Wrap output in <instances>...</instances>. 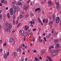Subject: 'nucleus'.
Wrapping results in <instances>:
<instances>
[{
    "label": "nucleus",
    "mask_w": 61,
    "mask_h": 61,
    "mask_svg": "<svg viewBox=\"0 0 61 61\" xmlns=\"http://www.w3.org/2000/svg\"><path fill=\"white\" fill-rule=\"evenodd\" d=\"M59 47H60V46H56L55 47V48L57 49H59Z\"/></svg>",
    "instance_id": "nucleus-19"
},
{
    "label": "nucleus",
    "mask_w": 61,
    "mask_h": 61,
    "mask_svg": "<svg viewBox=\"0 0 61 61\" xmlns=\"http://www.w3.org/2000/svg\"><path fill=\"white\" fill-rule=\"evenodd\" d=\"M24 60L25 61H27V58H25V59Z\"/></svg>",
    "instance_id": "nucleus-40"
},
{
    "label": "nucleus",
    "mask_w": 61,
    "mask_h": 61,
    "mask_svg": "<svg viewBox=\"0 0 61 61\" xmlns=\"http://www.w3.org/2000/svg\"><path fill=\"white\" fill-rule=\"evenodd\" d=\"M48 3V4H51V2L50 1H49Z\"/></svg>",
    "instance_id": "nucleus-41"
},
{
    "label": "nucleus",
    "mask_w": 61,
    "mask_h": 61,
    "mask_svg": "<svg viewBox=\"0 0 61 61\" xmlns=\"http://www.w3.org/2000/svg\"><path fill=\"white\" fill-rule=\"evenodd\" d=\"M9 53L8 52H7V56H9Z\"/></svg>",
    "instance_id": "nucleus-51"
},
{
    "label": "nucleus",
    "mask_w": 61,
    "mask_h": 61,
    "mask_svg": "<svg viewBox=\"0 0 61 61\" xmlns=\"http://www.w3.org/2000/svg\"><path fill=\"white\" fill-rule=\"evenodd\" d=\"M15 4V2H13L12 3V4H13V5H14Z\"/></svg>",
    "instance_id": "nucleus-53"
},
{
    "label": "nucleus",
    "mask_w": 61,
    "mask_h": 61,
    "mask_svg": "<svg viewBox=\"0 0 61 61\" xmlns=\"http://www.w3.org/2000/svg\"><path fill=\"white\" fill-rule=\"evenodd\" d=\"M13 24H15V20H13Z\"/></svg>",
    "instance_id": "nucleus-48"
},
{
    "label": "nucleus",
    "mask_w": 61,
    "mask_h": 61,
    "mask_svg": "<svg viewBox=\"0 0 61 61\" xmlns=\"http://www.w3.org/2000/svg\"><path fill=\"white\" fill-rule=\"evenodd\" d=\"M47 58H48L49 59H50V60L51 59V57H49L47 56Z\"/></svg>",
    "instance_id": "nucleus-43"
},
{
    "label": "nucleus",
    "mask_w": 61,
    "mask_h": 61,
    "mask_svg": "<svg viewBox=\"0 0 61 61\" xmlns=\"http://www.w3.org/2000/svg\"><path fill=\"white\" fill-rule=\"evenodd\" d=\"M55 5H56V8L58 9L59 8V3L58 1V0H55Z\"/></svg>",
    "instance_id": "nucleus-2"
},
{
    "label": "nucleus",
    "mask_w": 61,
    "mask_h": 61,
    "mask_svg": "<svg viewBox=\"0 0 61 61\" xmlns=\"http://www.w3.org/2000/svg\"><path fill=\"white\" fill-rule=\"evenodd\" d=\"M53 5V3H51L49 5Z\"/></svg>",
    "instance_id": "nucleus-50"
},
{
    "label": "nucleus",
    "mask_w": 61,
    "mask_h": 61,
    "mask_svg": "<svg viewBox=\"0 0 61 61\" xmlns=\"http://www.w3.org/2000/svg\"><path fill=\"white\" fill-rule=\"evenodd\" d=\"M33 31H35L36 30V28H35L33 29Z\"/></svg>",
    "instance_id": "nucleus-47"
},
{
    "label": "nucleus",
    "mask_w": 61,
    "mask_h": 61,
    "mask_svg": "<svg viewBox=\"0 0 61 61\" xmlns=\"http://www.w3.org/2000/svg\"><path fill=\"white\" fill-rule=\"evenodd\" d=\"M44 39L45 41H46V37H44Z\"/></svg>",
    "instance_id": "nucleus-42"
},
{
    "label": "nucleus",
    "mask_w": 61,
    "mask_h": 61,
    "mask_svg": "<svg viewBox=\"0 0 61 61\" xmlns=\"http://www.w3.org/2000/svg\"><path fill=\"white\" fill-rule=\"evenodd\" d=\"M16 24H17H17H18V21H16Z\"/></svg>",
    "instance_id": "nucleus-55"
},
{
    "label": "nucleus",
    "mask_w": 61,
    "mask_h": 61,
    "mask_svg": "<svg viewBox=\"0 0 61 61\" xmlns=\"http://www.w3.org/2000/svg\"><path fill=\"white\" fill-rule=\"evenodd\" d=\"M25 30H28V29H29V26H27V25H25Z\"/></svg>",
    "instance_id": "nucleus-9"
},
{
    "label": "nucleus",
    "mask_w": 61,
    "mask_h": 61,
    "mask_svg": "<svg viewBox=\"0 0 61 61\" xmlns=\"http://www.w3.org/2000/svg\"><path fill=\"white\" fill-rule=\"evenodd\" d=\"M6 26L7 28H5V30L6 32H9L10 31V29L12 27V25L11 24H10L9 23H6Z\"/></svg>",
    "instance_id": "nucleus-1"
},
{
    "label": "nucleus",
    "mask_w": 61,
    "mask_h": 61,
    "mask_svg": "<svg viewBox=\"0 0 61 61\" xmlns=\"http://www.w3.org/2000/svg\"><path fill=\"white\" fill-rule=\"evenodd\" d=\"M5 0H1V3H3L4 2V1Z\"/></svg>",
    "instance_id": "nucleus-38"
},
{
    "label": "nucleus",
    "mask_w": 61,
    "mask_h": 61,
    "mask_svg": "<svg viewBox=\"0 0 61 61\" xmlns=\"http://www.w3.org/2000/svg\"><path fill=\"white\" fill-rule=\"evenodd\" d=\"M29 2L28 1H27V4H29Z\"/></svg>",
    "instance_id": "nucleus-63"
},
{
    "label": "nucleus",
    "mask_w": 61,
    "mask_h": 61,
    "mask_svg": "<svg viewBox=\"0 0 61 61\" xmlns=\"http://www.w3.org/2000/svg\"><path fill=\"white\" fill-rule=\"evenodd\" d=\"M56 46H59V44H57L56 45Z\"/></svg>",
    "instance_id": "nucleus-52"
},
{
    "label": "nucleus",
    "mask_w": 61,
    "mask_h": 61,
    "mask_svg": "<svg viewBox=\"0 0 61 61\" xmlns=\"http://www.w3.org/2000/svg\"><path fill=\"white\" fill-rule=\"evenodd\" d=\"M20 33H21L22 34H24V31L23 30H20Z\"/></svg>",
    "instance_id": "nucleus-23"
},
{
    "label": "nucleus",
    "mask_w": 61,
    "mask_h": 61,
    "mask_svg": "<svg viewBox=\"0 0 61 61\" xmlns=\"http://www.w3.org/2000/svg\"><path fill=\"white\" fill-rule=\"evenodd\" d=\"M45 3H46L45 2L43 1L42 2V4H45Z\"/></svg>",
    "instance_id": "nucleus-54"
},
{
    "label": "nucleus",
    "mask_w": 61,
    "mask_h": 61,
    "mask_svg": "<svg viewBox=\"0 0 61 61\" xmlns=\"http://www.w3.org/2000/svg\"><path fill=\"white\" fill-rule=\"evenodd\" d=\"M18 5H22V3L20 2H18Z\"/></svg>",
    "instance_id": "nucleus-14"
},
{
    "label": "nucleus",
    "mask_w": 61,
    "mask_h": 61,
    "mask_svg": "<svg viewBox=\"0 0 61 61\" xmlns=\"http://www.w3.org/2000/svg\"><path fill=\"white\" fill-rule=\"evenodd\" d=\"M30 5L31 6H32V5H34V3L32 2H31L30 3Z\"/></svg>",
    "instance_id": "nucleus-26"
},
{
    "label": "nucleus",
    "mask_w": 61,
    "mask_h": 61,
    "mask_svg": "<svg viewBox=\"0 0 61 61\" xmlns=\"http://www.w3.org/2000/svg\"><path fill=\"white\" fill-rule=\"evenodd\" d=\"M25 39H26V38H24L23 40L24 41H25Z\"/></svg>",
    "instance_id": "nucleus-58"
},
{
    "label": "nucleus",
    "mask_w": 61,
    "mask_h": 61,
    "mask_svg": "<svg viewBox=\"0 0 61 61\" xmlns=\"http://www.w3.org/2000/svg\"><path fill=\"white\" fill-rule=\"evenodd\" d=\"M30 31H31V29H30V30L29 29L28 30V31H27V32H29Z\"/></svg>",
    "instance_id": "nucleus-57"
},
{
    "label": "nucleus",
    "mask_w": 61,
    "mask_h": 61,
    "mask_svg": "<svg viewBox=\"0 0 61 61\" xmlns=\"http://www.w3.org/2000/svg\"><path fill=\"white\" fill-rule=\"evenodd\" d=\"M43 22L44 23H45V19H44L43 20Z\"/></svg>",
    "instance_id": "nucleus-46"
},
{
    "label": "nucleus",
    "mask_w": 61,
    "mask_h": 61,
    "mask_svg": "<svg viewBox=\"0 0 61 61\" xmlns=\"http://www.w3.org/2000/svg\"><path fill=\"white\" fill-rule=\"evenodd\" d=\"M0 52H3V49H2L1 48L0 49Z\"/></svg>",
    "instance_id": "nucleus-36"
},
{
    "label": "nucleus",
    "mask_w": 61,
    "mask_h": 61,
    "mask_svg": "<svg viewBox=\"0 0 61 61\" xmlns=\"http://www.w3.org/2000/svg\"><path fill=\"white\" fill-rule=\"evenodd\" d=\"M20 25H21V23H19L17 26V27L18 28V27H19V26H20Z\"/></svg>",
    "instance_id": "nucleus-18"
},
{
    "label": "nucleus",
    "mask_w": 61,
    "mask_h": 61,
    "mask_svg": "<svg viewBox=\"0 0 61 61\" xmlns=\"http://www.w3.org/2000/svg\"><path fill=\"white\" fill-rule=\"evenodd\" d=\"M48 38H49V37H50V36H48V35L47 36H46Z\"/></svg>",
    "instance_id": "nucleus-60"
},
{
    "label": "nucleus",
    "mask_w": 61,
    "mask_h": 61,
    "mask_svg": "<svg viewBox=\"0 0 61 61\" xmlns=\"http://www.w3.org/2000/svg\"><path fill=\"white\" fill-rule=\"evenodd\" d=\"M4 57L5 59H6L7 57V55L5 53H4Z\"/></svg>",
    "instance_id": "nucleus-10"
},
{
    "label": "nucleus",
    "mask_w": 61,
    "mask_h": 61,
    "mask_svg": "<svg viewBox=\"0 0 61 61\" xmlns=\"http://www.w3.org/2000/svg\"><path fill=\"white\" fill-rule=\"evenodd\" d=\"M57 52H52L51 54V55L52 56H56V55H57Z\"/></svg>",
    "instance_id": "nucleus-5"
},
{
    "label": "nucleus",
    "mask_w": 61,
    "mask_h": 61,
    "mask_svg": "<svg viewBox=\"0 0 61 61\" xmlns=\"http://www.w3.org/2000/svg\"><path fill=\"white\" fill-rule=\"evenodd\" d=\"M58 41H59V40H56L54 41V43L55 44H56L58 42Z\"/></svg>",
    "instance_id": "nucleus-12"
},
{
    "label": "nucleus",
    "mask_w": 61,
    "mask_h": 61,
    "mask_svg": "<svg viewBox=\"0 0 61 61\" xmlns=\"http://www.w3.org/2000/svg\"><path fill=\"white\" fill-rule=\"evenodd\" d=\"M31 17H32V16H34V15L32 13L31 14Z\"/></svg>",
    "instance_id": "nucleus-39"
},
{
    "label": "nucleus",
    "mask_w": 61,
    "mask_h": 61,
    "mask_svg": "<svg viewBox=\"0 0 61 61\" xmlns=\"http://www.w3.org/2000/svg\"><path fill=\"white\" fill-rule=\"evenodd\" d=\"M2 18V14H0V19H1Z\"/></svg>",
    "instance_id": "nucleus-29"
},
{
    "label": "nucleus",
    "mask_w": 61,
    "mask_h": 61,
    "mask_svg": "<svg viewBox=\"0 0 61 61\" xmlns=\"http://www.w3.org/2000/svg\"><path fill=\"white\" fill-rule=\"evenodd\" d=\"M9 41L10 43H12L14 41V38L13 37H11L10 38Z\"/></svg>",
    "instance_id": "nucleus-4"
},
{
    "label": "nucleus",
    "mask_w": 61,
    "mask_h": 61,
    "mask_svg": "<svg viewBox=\"0 0 61 61\" xmlns=\"http://www.w3.org/2000/svg\"><path fill=\"white\" fill-rule=\"evenodd\" d=\"M49 61H53V60L52 59H51Z\"/></svg>",
    "instance_id": "nucleus-64"
},
{
    "label": "nucleus",
    "mask_w": 61,
    "mask_h": 61,
    "mask_svg": "<svg viewBox=\"0 0 61 61\" xmlns=\"http://www.w3.org/2000/svg\"><path fill=\"white\" fill-rule=\"evenodd\" d=\"M4 3L5 4H7V1H6L4 0Z\"/></svg>",
    "instance_id": "nucleus-30"
},
{
    "label": "nucleus",
    "mask_w": 61,
    "mask_h": 61,
    "mask_svg": "<svg viewBox=\"0 0 61 61\" xmlns=\"http://www.w3.org/2000/svg\"><path fill=\"white\" fill-rule=\"evenodd\" d=\"M60 21V18L58 17H57L56 19V23H59Z\"/></svg>",
    "instance_id": "nucleus-3"
},
{
    "label": "nucleus",
    "mask_w": 61,
    "mask_h": 61,
    "mask_svg": "<svg viewBox=\"0 0 61 61\" xmlns=\"http://www.w3.org/2000/svg\"><path fill=\"white\" fill-rule=\"evenodd\" d=\"M2 40H0V43H2Z\"/></svg>",
    "instance_id": "nucleus-61"
},
{
    "label": "nucleus",
    "mask_w": 61,
    "mask_h": 61,
    "mask_svg": "<svg viewBox=\"0 0 61 61\" xmlns=\"http://www.w3.org/2000/svg\"><path fill=\"white\" fill-rule=\"evenodd\" d=\"M38 20L39 22L40 23H41V25H43V24L42 23V22L41 20H40V19L39 18H38Z\"/></svg>",
    "instance_id": "nucleus-6"
},
{
    "label": "nucleus",
    "mask_w": 61,
    "mask_h": 61,
    "mask_svg": "<svg viewBox=\"0 0 61 61\" xmlns=\"http://www.w3.org/2000/svg\"><path fill=\"white\" fill-rule=\"evenodd\" d=\"M13 9L12 8H11L10 9V11H13Z\"/></svg>",
    "instance_id": "nucleus-37"
},
{
    "label": "nucleus",
    "mask_w": 61,
    "mask_h": 61,
    "mask_svg": "<svg viewBox=\"0 0 61 61\" xmlns=\"http://www.w3.org/2000/svg\"><path fill=\"white\" fill-rule=\"evenodd\" d=\"M32 41L33 42H34L35 41V38H33L32 39Z\"/></svg>",
    "instance_id": "nucleus-45"
},
{
    "label": "nucleus",
    "mask_w": 61,
    "mask_h": 61,
    "mask_svg": "<svg viewBox=\"0 0 61 61\" xmlns=\"http://www.w3.org/2000/svg\"><path fill=\"white\" fill-rule=\"evenodd\" d=\"M26 34L28 36H29L30 35V33L28 31L27 32Z\"/></svg>",
    "instance_id": "nucleus-21"
},
{
    "label": "nucleus",
    "mask_w": 61,
    "mask_h": 61,
    "mask_svg": "<svg viewBox=\"0 0 61 61\" xmlns=\"http://www.w3.org/2000/svg\"><path fill=\"white\" fill-rule=\"evenodd\" d=\"M35 60L36 61H39V60L36 58H35Z\"/></svg>",
    "instance_id": "nucleus-20"
},
{
    "label": "nucleus",
    "mask_w": 61,
    "mask_h": 61,
    "mask_svg": "<svg viewBox=\"0 0 61 61\" xmlns=\"http://www.w3.org/2000/svg\"><path fill=\"white\" fill-rule=\"evenodd\" d=\"M13 8L14 9H15V8H16V6H15V5H14L13 7Z\"/></svg>",
    "instance_id": "nucleus-33"
},
{
    "label": "nucleus",
    "mask_w": 61,
    "mask_h": 61,
    "mask_svg": "<svg viewBox=\"0 0 61 61\" xmlns=\"http://www.w3.org/2000/svg\"><path fill=\"white\" fill-rule=\"evenodd\" d=\"M22 45L23 47H25V45L24 44H22Z\"/></svg>",
    "instance_id": "nucleus-56"
},
{
    "label": "nucleus",
    "mask_w": 61,
    "mask_h": 61,
    "mask_svg": "<svg viewBox=\"0 0 61 61\" xmlns=\"http://www.w3.org/2000/svg\"><path fill=\"white\" fill-rule=\"evenodd\" d=\"M10 14L11 15H13V14H14V12L13 11H10Z\"/></svg>",
    "instance_id": "nucleus-15"
},
{
    "label": "nucleus",
    "mask_w": 61,
    "mask_h": 61,
    "mask_svg": "<svg viewBox=\"0 0 61 61\" xmlns=\"http://www.w3.org/2000/svg\"><path fill=\"white\" fill-rule=\"evenodd\" d=\"M14 54L15 56H17V53L16 52H15L14 53Z\"/></svg>",
    "instance_id": "nucleus-24"
},
{
    "label": "nucleus",
    "mask_w": 61,
    "mask_h": 61,
    "mask_svg": "<svg viewBox=\"0 0 61 61\" xmlns=\"http://www.w3.org/2000/svg\"><path fill=\"white\" fill-rule=\"evenodd\" d=\"M7 16L9 19H10V14L9 13H8L7 14Z\"/></svg>",
    "instance_id": "nucleus-13"
},
{
    "label": "nucleus",
    "mask_w": 61,
    "mask_h": 61,
    "mask_svg": "<svg viewBox=\"0 0 61 61\" xmlns=\"http://www.w3.org/2000/svg\"><path fill=\"white\" fill-rule=\"evenodd\" d=\"M18 51H19V52H21V49H20V47H18V51H17V52H18Z\"/></svg>",
    "instance_id": "nucleus-16"
},
{
    "label": "nucleus",
    "mask_w": 61,
    "mask_h": 61,
    "mask_svg": "<svg viewBox=\"0 0 61 61\" xmlns=\"http://www.w3.org/2000/svg\"><path fill=\"white\" fill-rule=\"evenodd\" d=\"M20 9L19 7H18L17 8V11H19Z\"/></svg>",
    "instance_id": "nucleus-44"
},
{
    "label": "nucleus",
    "mask_w": 61,
    "mask_h": 61,
    "mask_svg": "<svg viewBox=\"0 0 61 61\" xmlns=\"http://www.w3.org/2000/svg\"><path fill=\"white\" fill-rule=\"evenodd\" d=\"M52 51L53 52L52 53H54V52H56V51L55 50H52Z\"/></svg>",
    "instance_id": "nucleus-49"
},
{
    "label": "nucleus",
    "mask_w": 61,
    "mask_h": 61,
    "mask_svg": "<svg viewBox=\"0 0 61 61\" xmlns=\"http://www.w3.org/2000/svg\"><path fill=\"white\" fill-rule=\"evenodd\" d=\"M53 22L52 21H50L49 23V25L50 26H51V25H53Z\"/></svg>",
    "instance_id": "nucleus-7"
},
{
    "label": "nucleus",
    "mask_w": 61,
    "mask_h": 61,
    "mask_svg": "<svg viewBox=\"0 0 61 61\" xmlns=\"http://www.w3.org/2000/svg\"><path fill=\"white\" fill-rule=\"evenodd\" d=\"M32 24L33 25H34L35 24V20H34L33 19L32 20Z\"/></svg>",
    "instance_id": "nucleus-25"
},
{
    "label": "nucleus",
    "mask_w": 61,
    "mask_h": 61,
    "mask_svg": "<svg viewBox=\"0 0 61 61\" xmlns=\"http://www.w3.org/2000/svg\"><path fill=\"white\" fill-rule=\"evenodd\" d=\"M53 20V21H55L56 20V15H54L52 16Z\"/></svg>",
    "instance_id": "nucleus-8"
},
{
    "label": "nucleus",
    "mask_w": 61,
    "mask_h": 61,
    "mask_svg": "<svg viewBox=\"0 0 61 61\" xmlns=\"http://www.w3.org/2000/svg\"><path fill=\"white\" fill-rule=\"evenodd\" d=\"M6 46V43H5L3 44L4 46Z\"/></svg>",
    "instance_id": "nucleus-34"
},
{
    "label": "nucleus",
    "mask_w": 61,
    "mask_h": 61,
    "mask_svg": "<svg viewBox=\"0 0 61 61\" xmlns=\"http://www.w3.org/2000/svg\"><path fill=\"white\" fill-rule=\"evenodd\" d=\"M23 36L25 37L26 36V33H24L23 35Z\"/></svg>",
    "instance_id": "nucleus-22"
},
{
    "label": "nucleus",
    "mask_w": 61,
    "mask_h": 61,
    "mask_svg": "<svg viewBox=\"0 0 61 61\" xmlns=\"http://www.w3.org/2000/svg\"><path fill=\"white\" fill-rule=\"evenodd\" d=\"M48 20L47 19H46L45 20V23L46 24L47 22H48Z\"/></svg>",
    "instance_id": "nucleus-27"
},
{
    "label": "nucleus",
    "mask_w": 61,
    "mask_h": 61,
    "mask_svg": "<svg viewBox=\"0 0 61 61\" xmlns=\"http://www.w3.org/2000/svg\"><path fill=\"white\" fill-rule=\"evenodd\" d=\"M23 18V16L22 15H20V19H21V18Z\"/></svg>",
    "instance_id": "nucleus-31"
},
{
    "label": "nucleus",
    "mask_w": 61,
    "mask_h": 61,
    "mask_svg": "<svg viewBox=\"0 0 61 61\" xmlns=\"http://www.w3.org/2000/svg\"><path fill=\"white\" fill-rule=\"evenodd\" d=\"M39 58L40 59H42L41 57H40Z\"/></svg>",
    "instance_id": "nucleus-62"
},
{
    "label": "nucleus",
    "mask_w": 61,
    "mask_h": 61,
    "mask_svg": "<svg viewBox=\"0 0 61 61\" xmlns=\"http://www.w3.org/2000/svg\"><path fill=\"white\" fill-rule=\"evenodd\" d=\"M15 17H16V15H15V14H13V17L14 19H15Z\"/></svg>",
    "instance_id": "nucleus-17"
},
{
    "label": "nucleus",
    "mask_w": 61,
    "mask_h": 61,
    "mask_svg": "<svg viewBox=\"0 0 61 61\" xmlns=\"http://www.w3.org/2000/svg\"><path fill=\"white\" fill-rule=\"evenodd\" d=\"M28 6H25L24 7L23 9L24 10H27L28 8Z\"/></svg>",
    "instance_id": "nucleus-11"
},
{
    "label": "nucleus",
    "mask_w": 61,
    "mask_h": 61,
    "mask_svg": "<svg viewBox=\"0 0 61 61\" xmlns=\"http://www.w3.org/2000/svg\"><path fill=\"white\" fill-rule=\"evenodd\" d=\"M51 34L50 33L48 35L49 36H51Z\"/></svg>",
    "instance_id": "nucleus-59"
},
{
    "label": "nucleus",
    "mask_w": 61,
    "mask_h": 61,
    "mask_svg": "<svg viewBox=\"0 0 61 61\" xmlns=\"http://www.w3.org/2000/svg\"><path fill=\"white\" fill-rule=\"evenodd\" d=\"M29 16V15L28 14L26 16H25V18H28Z\"/></svg>",
    "instance_id": "nucleus-35"
},
{
    "label": "nucleus",
    "mask_w": 61,
    "mask_h": 61,
    "mask_svg": "<svg viewBox=\"0 0 61 61\" xmlns=\"http://www.w3.org/2000/svg\"><path fill=\"white\" fill-rule=\"evenodd\" d=\"M38 40L41 42H42V40L41 39H38Z\"/></svg>",
    "instance_id": "nucleus-32"
},
{
    "label": "nucleus",
    "mask_w": 61,
    "mask_h": 61,
    "mask_svg": "<svg viewBox=\"0 0 61 61\" xmlns=\"http://www.w3.org/2000/svg\"><path fill=\"white\" fill-rule=\"evenodd\" d=\"M45 51H41V53H42L43 54H44Z\"/></svg>",
    "instance_id": "nucleus-28"
}]
</instances>
